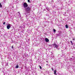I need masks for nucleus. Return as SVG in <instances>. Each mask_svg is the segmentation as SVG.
<instances>
[{
    "label": "nucleus",
    "instance_id": "24",
    "mask_svg": "<svg viewBox=\"0 0 75 75\" xmlns=\"http://www.w3.org/2000/svg\"><path fill=\"white\" fill-rule=\"evenodd\" d=\"M47 72H48H48H49V71H48Z\"/></svg>",
    "mask_w": 75,
    "mask_h": 75
},
{
    "label": "nucleus",
    "instance_id": "4",
    "mask_svg": "<svg viewBox=\"0 0 75 75\" xmlns=\"http://www.w3.org/2000/svg\"><path fill=\"white\" fill-rule=\"evenodd\" d=\"M18 13L19 14L18 15V17H19V18H21V14L20 13V12H18Z\"/></svg>",
    "mask_w": 75,
    "mask_h": 75
},
{
    "label": "nucleus",
    "instance_id": "22",
    "mask_svg": "<svg viewBox=\"0 0 75 75\" xmlns=\"http://www.w3.org/2000/svg\"><path fill=\"white\" fill-rule=\"evenodd\" d=\"M52 69V71H54V69L53 68Z\"/></svg>",
    "mask_w": 75,
    "mask_h": 75
},
{
    "label": "nucleus",
    "instance_id": "1",
    "mask_svg": "<svg viewBox=\"0 0 75 75\" xmlns=\"http://www.w3.org/2000/svg\"><path fill=\"white\" fill-rule=\"evenodd\" d=\"M52 45H53V47L56 48H57L58 47V45L55 43L52 44Z\"/></svg>",
    "mask_w": 75,
    "mask_h": 75
},
{
    "label": "nucleus",
    "instance_id": "17",
    "mask_svg": "<svg viewBox=\"0 0 75 75\" xmlns=\"http://www.w3.org/2000/svg\"><path fill=\"white\" fill-rule=\"evenodd\" d=\"M61 34L60 33V34H59V35H58V36H61Z\"/></svg>",
    "mask_w": 75,
    "mask_h": 75
},
{
    "label": "nucleus",
    "instance_id": "11",
    "mask_svg": "<svg viewBox=\"0 0 75 75\" xmlns=\"http://www.w3.org/2000/svg\"><path fill=\"white\" fill-rule=\"evenodd\" d=\"M16 68H18V66L17 65V66L15 67Z\"/></svg>",
    "mask_w": 75,
    "mask_h": 75
},
{
    "label": "nucleus",
    "instance_id": "19",
    "mask_svg": "<svg viewBox=\"0 0 75 75\" xmlns=\"http://www.w3.org/2000/svg\"><path fill=\"white\" fill-rule=\"evenodd\" d=\"M73 41L75 40V38H73Z\"/></svg>",
    "mask_w": 75,
    "mask_h": 75
},
{
    "label": "nucleus",
    "instance_id": "6",
    "mask_svg": "<svg viewBox=\"0 0 75 75\" xmlns=\"http://www.w3.org/2000/svg\"><path fill=\"white\" fill-rule=\"evenodd\" d=\"M26 11L27 12V13H30V10H26Z\"/></svg>",
    "mask_w": 75,
    "mask_h": 75
},
{
    "label": "nucleus",
    "instance_id": "18",
    "mask_svg": "<svg viewBox=\"0 0 75 75\" xmlns=\"http://www.w3.org/2000/svg\"><path fill=\"white\" fill-rule=\"evenodd\" d=\"M40 67V68L41 69H42V67H41L40 66V67Z\"/></svg>",
    "mask_w": 75,
    "mask_h": 75
},
{
    "label": "nucleus",
    "instance_id": "20",
    "mask_svg": "<svg viewBox=\"0 0 75 75\" xmlns=\"http://www.w3.org/2000/svg\"><path fill=\"white\" fill-rule=\"evenodd\" d=\"M20 27V28H23V26H20V27Z\"/></svg>",
    "mask_w": 75,
    "mask_h": 75
},
{
    "label": "nucleus",
    "instance_id": "21",
    "mask_svg": "<svg viewBox=\"0 0 75 75\" xmlns=\"http://www.w3.org/2000/svg\"><path fill=\"white\" fill-rule=\"evenodd\" d=\"M12 48L13 49V46H12Z\"/></svg>",
    "mask_w": 75,
    "mask_h": 75
},
{
    "label": "nucleus",
    "instance_id": "10",
    "mask_svg": "<svg viewBox=\"0 0 75 75\" xmlns=\"http://www.w3.org/2000/svg\"><path fill=\"white\" fill-rule=\"evenodd\" d=\"M52 55V57H51V59H52V58H53V57H54V56H52V55Z\"/></svg>",
    "mask_w": 75,
    "mask_h": 75
},
{
    "label": "nucleus",
    "instance_id": "27",
    "mask_svg": "<svg viewBox=\"0 0 75 75\" xmlns=\"http://www.w3.org/2000/svg\"><path fill=\"white\" fill-rule=\"evenodd\" d=\"M0 27H1V26L0 25Z\"/></svg>",
    "mask_w": 75,
    "mask_h": 75
},
{
    "label": "nucleus",
    "instance_id": "16",
    "mask_svg": "<svg viewBox=\"0 0 75 75\" xmlns=\"http://www.w3.org/2000/svg\"><path fill=\"white\" fill-rule=\"evenodd\" d=\"M5 24H6V22H4L3 23V24H4V25H5Z\"/></svg>",
    "mask_w": 75,
    "mask_h": 75
},
{
    "label": "nucleus",
    "instance_id": "7",
    "mask_svg": "<svg viewBox=\"0 0 75 75\" xmlns=\"http://www.w3.org/2000/svg\"><path fill=\"white\" fill-rule=\"evenodd\" d=\"M54 75H56V72H57V71H56V70H54Z\"/></svg>",
    "mask_w": 75,
    "mask_h": 75
},
{
    "label": "nucleus",
    "instance_id": "2",
    "mask_svg": "<svg viewBox=\"0 0 75 75\" xmlns=\"http://www.w3.org/2000/svg\"><path fill=\"white\" fill-rule=\"evenodd\" d=\"M23 7L25 8V7H28V4L26 3H24L23 4Z\"/></svg>",
    "mask_w": 75,
    "mask_h": 75
},
{
    "label": "nucleus",
    "instance_id": "26",
    "mask_svg": "<svg viewBox=\"0 0 75 75\" xmlns=\"http://www.w3.org/2000/svg\"><path fill=\"white\" fill-rule=\"evenodd\" d=\"M18 48H19V47H18Z\"/></svg>",
    "mask_w": 75,
    "mask_h": 75
},
{
    "label": "nucleus",
    "instance_id": "14",
    "mask_svg": "<svg viewBox=\"0 0 75 75\" xmlns=\"http://www.w3.org/2000/svg\"><path fill=\"white\" fill-rule=\"evenodd\" d=\"M53 31L54 32H55L56 31V30L55 29H53Z\"/></svg>",
    "mask_w": 75,
    "mask_h": 75
},
{
    "label": "nucleus",
    "instance_id": "9",
    "mask_svg": "<svg viewBox=\"0 0 75 75\" xmlns=\"http://www.w3.org/2000/svg\"><path fill=\"white\" fill-rule=\"evenodd\" d=\"M65 27H66V28H68V26L67 25H66Z\"/></svg>",
    "mask_w": 75,
    "mask_h": 75
},
{
    "label": "nucleus",
    "instance_id": "8",
    "mask_svg": "<svg viewBox=\"0 0 75 75\" xmlns=\"http://www.w3.org/2000/svg\"><path fill=\"white\" fill-rule=\"evenodd\" d=\"M31 8H30V7H28L27 8V10H30Z\"/></svg>",
    "mask_w": 75,
    "mask_h": 75
},
{
    "label": "nucleus",
    "instance_id": "25",
    "mask_svg": "<svg viewBox=\"0 0 75 75\" xmlns=\"http://www.w3.org/2000/svg\"><path fill=\"white\" fill-rule=\"evenodd\" d=\"M46 62H48V61H47Z\"/></svg>",
    "mask_w": 75,
    "mask_h": 75
},
{
    "label": "nucleus",
    "instance_id": "23",
    "mask_svg": "<svg viewBox=\"0 0 75 75\" xmlns=\"http://www.w3.org/2000/svg\"><path fill=\"white\" fill-rule=\"evenodd\" d=\"M46 65L47 66L48 65V64H46Z\"/></svg>",
    "mask_w": 75,
    "mask_h": 75
},
{
    "label": "nucleus",
    "instance_id": "5",
    "mask_svg": "<svg viewBox=\"0 0 75 75\" xmlns=\"http://www.w3.org/2000/svg\"><path fill=\"white\" fill-rule=\"evenodd\" d=\"M45 41L47 42H49V39L47 38H46L45 39Z\"/></svg>",
    "mask_w": 75,
    "mask_h": 75
},
{
    "label": "nucleus",
    "instance_id": "15",
    "mask_svg": "<svg viewBox=\"0 0 75 75\" xmlns=\"http://www.w3.org/2000/svg\"><path fill=\"white\" fill-rule=\"evenodd\" d=\"M28 3H30V0H28Z\"/></svg>",
    "mask_w": 75,
    "mask_h": 75
},
{
    "label": "nucleus",
    "instance_id": "3",
    "mask_svg": "<svg viewBox=\"0 0 75 75\" xmlns=\"http://www.w3.org/2000/svg\"><path fill=\"white\" fill-rule=\"evenodd\" d=\"M11 24H8V25H7L6 27L7 28V29H8V30H9L10 29V28L11 27Z\"/></svg>",
    "mask_w": 75,
    "mask_h": 75
},
{
    "label": "nucleus",
    "instance_id": "13",
    "mask_svg": "<svg viewBox=\"0 0 75 75\" xmlns=\"http://www.w3.org/2000/svg\"><path fill=\"white\" fill-rule=\"evenodd\" d=\"M70 42H71V45H73V43H72V41H71Z\"/></svg>",
    "mask_w": 75,
    "mask_h": 75
},
{
    "label": "nucleus",
    "instance_id": "12",
    "mask_svg": "<svg viewBox=\"0 0 75 75\" xmlns=\"http://www.w3.org/2000/svg\"><path fill=\"white\" fill-rule=\"evenodd\" d=\"M0 6L1 8L2 7V5L0 3Z\"/></svg>",
    "mask_w": 75,
    "mask_h": 75
}]
</instances>
